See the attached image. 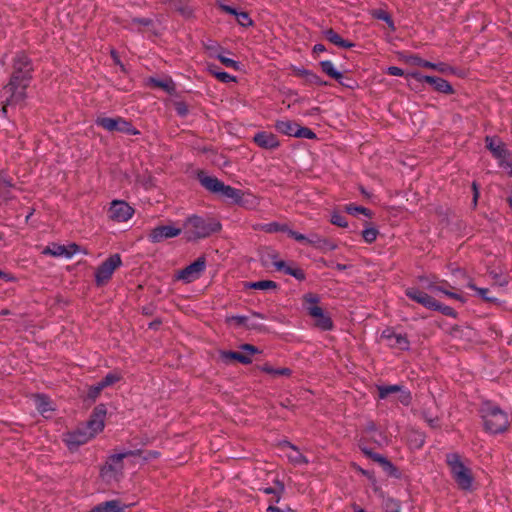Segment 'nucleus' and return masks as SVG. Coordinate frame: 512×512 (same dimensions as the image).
Listing matches in <instances>:
<instances>
[{"label":"nucleus","mask_w":512,"mask_h":512,"mask_svg":"<svg viewBox=\"0 0 512 512\" xmlns=\"http://www.w3.org/2000/svg\"><path fill=\"white\" fill-rule=\"evenodd\" d=\"M405 295L411 301L422 305L428 310L437 311L445 316L455 319L458 317V312L454 308L441 303L428 293L420 290L418 287L406 288Z\"/></svg>","instance_id":"obj_7"},{"label":"nucleus","mask_w":512,"mask_h":512,"mask_svg":"<svg viewBox=\"0 0 512 512\" xmlns=\"http://www.w3.org/2000/svg\"><path fill=\"white\" fill-rule=\"evenodd\" d=\"M267 257L272 260L273 266L277 271L283 272L286 275L292 276L298 281H304L306 274L303 269L299 267H291L284 260H279V253L275 250L270 249L267 252Z\"/></svg>","instance_id":"obj_17"},{"label":"nucleus","mask_w":512,"mask_h":512,"mask_svg":"<svg viewBox=\"0 0 512 512\" xmlns=\"http://www.w3.org/2000/svg\"><path fill=\"white\" fill-rule=\"evenodd\" d=\"M307 85H316V86H328L330 83L328 81L323 80L312 70L309 71L307 78L304 82Z\"/></svg>","instance_id":"obj_53"},{"label":"nucleus","mask_w":512,"mask_h":512,"mask_svg":"<svg viewBox=\"0 0 512 512\" xmlns=\"http://www.w3.org/2000/svg\"><path fill=\"white\" fill-rule=\"evenodd\" d=\"M274 484H275L274 487L260 488L259 491H262L264 494H267V495L272 494L274 496H277V500H280L285 491V485L279 479H275Z\"/></svg>","instance_id":"obj_40"},{"label":"nucleus","mask_w":512,"mask_h":512,"mask_svg":"<svg viewBox=\"0 0 512 512\" xmlns=\"http://www.w3.org/2000/svg\"><path fill=\"white\" fill-rule=\"evenodd\" d=\"M435 71L442 74H456V68L445 62H438Z\"/></svg>","instance_id":"obj_61"},{"label":"nucleus","mask_w":512,"mask_h":512,"mask_svg":"<svg viewBox=\"0 0 512 512\" xmlns=\"http://www.w3.org/2000/svg\"><path fill=\"white\" fill-rule=\"evenodd\" d=\"M253 143L265 150H275L280 147L281 143L278 137L268 131H258L252 138Z\"/></svg>","instance_id":"obj_22"},{"label":"nucleus","mask_w":512,"mask_h":512,"mask_svg":"<svg viewBox=\"0 0 512 512\" xmlns=\"http://www.w3.org/2000/svg\"><path fill=\"white\" fill-rule=\"evenodd\" d=\"M110 57L114 65L118 66L122 72L127 73V69L121 61L118 51L113 47L110 49Z\"/></svg>","instance_id":"obj_60"},{"label":"nucleus","mask_w":512,"mask_h":512,"mask_svg":"<svg viewBox=\"0 0 512 512\" xmlns=\"http://www.w3.org/2000/svg\"><path fill=\"white\" fill-rule=\"evenodd\" d=\"M339 85H341L343 88L355 90L359 88V83L356 79L349 77L344 74L343 79H339L336 81Z\"/></svg>","instance_id":"obj_55"},{"label":"nucleus","mask_w":512,"mask_h":512,"mask_svg":"<svg viewBox=\"0 0 512 512\" xmlns=\"http://www.w3.org/2000/svg\"><path fill=\"white\" fill-rule=\"evenodd\" d=\"M220 359L225 363H233L238 362L243 365H248L252 363V358L244 355L241 351H233V350H220L219 351Z\"/></svg>","instance_id":"obj_25"},{"label":"nucleus","mask_w":512,"mask_h":512,"mask_svg":"<svg viewBox=\"0 0 512 512\" xmlns=\"http://www.w3.org/2000/svg\"><path fill=\"white\" fill-rule=\"evenodd\" d=\"M106 414H107L106 404L100 403L94 407L90 416L98 421L105 422Z\"/></svg>","instance_id":"obj_54"},{"label":"nucleus","mask_w":512,"mask_h":512,"mask_svg":"<svg viewBox=\"0 0 512 512\" xmlns=\"http://www.w3.org/2000/svg\"><path fill=\"white\" fill-rule=\"evenodd\" d=\"M244 287L246 289H253V290H277L279 288V285L277 282L273 280H259L254 282H245Z\"/></svg>","instance_id":"obj_36"},{"label":"nucleus","mask_w":512,"mask_h":512,"mask_svg":"<svg viewBox=\"0 0 512 512\" xmlns=\"http://www.w3.org/2000/svg\"><path fill=\"white\" fill-rule=\"evenodd\" d=\"M184 239L186 242H198L207 239L222 231V223L218 217L211 214L188 215L182 224Z\"/></svg>","instance_id":"obj_3"},{"label":"nucleus","mask_w":512,"mask_h":512,"mask_svg":"<svg viewBox=\"0 0 512 512\" xmlns=\"http://www.w3.org/2000/svg\"><path fill=\"white\" fill-rule=\"evenodd\" d=\"M288 237L294 239L295 241H297L299 243L305 244V245H309V243H310V234L308 236H306V235H304L298 231L292 230V229H290L288 231Z\"/></svg>","instance_id":"obj_57"},{"label":"nucleus","mask_w":512,"mask_h":512,"mask_svg":"<svg viewBox=\"0 0 512 512\" xmlns=\"http://www.w3.org/2000/svg\"><path fill=\"white\" fill-rule=\"evenodd\" d=\"M383 509L385 512H400L401 502L393 497H386L383 499Z\"/></svg>","instance_id":"obj_45"},{"label":"nucleus","mask_w":512,"mask_h":512,"mask_svg":"<svg viewBox=\"0 0 512 512\" xmlns=\"http://www.w3.org/2000/svg\"><path fill=\"white\" fill-rule=\"evenodd\" d=\"M478 412L486 433L497 435L509 430L511 424L507 412L492 400H482Z\"/></svg>","instance_id":"obj_4"},{"label":"nucleus","mask_w":512,"mask_h":512,"mask_svg":"<svg viewBox=\"0 0 512 512\" xmlns=\"http://www.w3.org/2000/svg\"><path fill=\"white\" fill-rule=\"evenodd\" d=\"M162 3L168 4L173 12L178 13L185 20L196 18L191 0H162Z\"/></svg>","instance_id":"obj_21"},{"label":"nucleus","mask_w":512,"mask_h":512,"mask_svg":"<svg viewBox=\"0 0 512 512\" xmlns=\"http://www.w3.org/2000/svg\"><path fill=\"white\" fill-rule=\"evenodd\" d=\"M290 70L295 77L304 78V80H306L310 71L304 67H297L295 65H291Z\"/></svg>","instance_id":"obj_64"},{"label":"nucleus","mask_w":512,"mask_h":512,"mask_svg":"<svg viewBox=\"0 0 512 512\" xmlns=\"http://www.w3.org/2000/svg\"><path fill=\"white\" fill-rule=\"evenodd\" d=\"M309 245L317 250H320L323 253H326L328 251H334L338 248V245L334 241L328 238L321 237L317 233L310 234Z\"/></svg>","instance_id":"obj_26"},{"label":"nucleus","mask_w":512,"mask_h":512,"mask_svg":"<svg viewBox=\"0 0 512 512\" xmlns=\"http://www.w3.org/2000/svg\"><path fill=\"white\" fill-rule=\"evenodd\" d=\"M122 264V258L119 253L111 254L97 267L94 279L95 286L101 288L107 285L112 279L114 272Z\"/></svg>","instance_id":"obj_10"},{"label":"nucleus","mask_w":512,"mask_h":512,"mask_svg":"<svg viewBox=\"0 0 512 512\" xmlns=\"http://www.w3.org/2000/svg\"><path fill=\"white\" fill-rule=\"evenodd\" d=\"M266 229L265 231L268 232V233H277V232H283V233H287L288 234V231L290 230V227L288 224L286 223H279V222H270L268 224H266Z\"/></svg>","instance_id":"obj_51"},{"label":"nucleus","mask_w":512,"mask_h":512,"mask_svg":"<svg viewBox=\"0 0 512 512\" xmlns=\"http://www.w3.org/2000/svg\"><path fill=\"white\" fill-rule=\"evenodd\" d=\"M432 281H430L426 288L431 291V292H441L443 293L445 296L449 297V298H452V299H455V300H458L462 303H466L467 299L459 294V293H456V292H453V291H450L447 289V287H451V285L448 283V281L446 280H441L439 281L440 284H437V279L438 277L436 275H432Z\"/></svg>","instance_id":"obj_23"},{"label":"nucleus","mask_w":512,"mask_h":512,"mask_svg":"<svg viewBox=\"0 0 512 512\" xmlns=\"http://www.w3.org/2000/svg\"><path fill=\"white\" fill-rule=\"evenodd\" d=\"M131 23L141 25L149 29L154 27V21L151 18L134 17L132 18Z\"/></svg>","instance_id":"obj_63"},{"label":"nucleus","mask_w":512,"mask_h":512,"mask_svg":"<svg viewBox=\"0 0 512 512\" xmlns=\"http://www.w3.org/2000/svg\"><path fill=\"white\" fill-rule=\"evenodd\" d=\"M322 34L327 41L339 48L350 49L355 46L354 42L342 38L333 28L323 30Z\"/></svg>","instance_id":"obj_27"},{"label":"nucleus","mask_w":512,"mask_h":512,"mask_svg":"<svg viewBox=\"0 0 512 512\" xmlns=\"http://www.w3.org/2000/svg\"><path fill=\"white\" fill-rule=\"evenodd\" d=\"M183 232V227L170 225H158L151 229L147 238L151 243H160L167 239L178 237Z\"/></svg>","instance_id":"obj_16"},{"label":"nucleus","mask_w":512,"mask_h":512,"mask_svg":"<svg viewBox=\"0 0 512 512\" xmlns=\"http://www.w3.org/2000/svg\"><path fill=\"white\" fill-rule=\"evenodd\" d=\"M261 372L272 375L273 377L284 376L290 377L293 371L288 367L274 368L270 363L266 362L262 365H256Z\"/></svg>","instance_id":"obj_33"},{"label":"nucleus","mask_w":512,"mask_h":512,"mask_svg":"<svg viewBox=\"0 0 512 512\" xmlns=\"http://www.w3.org/2000/svg\"><path fill=\"white\" fill-rule=\"evenodd\" d=\"M145 86L152 89H161L171 96L176 95V84L170 76H166L165 79L149 76L145 80Z\"/></svg>","instance_id":"obj_24"},{"label":"nucleus","mask_w":512,"mask_h":512,"mask_svg":"<svg viewBox=\"0 0 512 512\" xmlns=\"http://www.w3.org/2000/svg\"><path fill=\"white\" fill-rule=\"evenodd\" d=\"M485 148L498 161L499 167L507 170V175L512 177V152L497 135L486 136L484 139Z\"/></svg>","instance_id":"obj_8"},{"label":"nucleus","mask_w":512,"mask_h":512,"mask_svg":"<svg viewBox=\"0 0 512 512\" xmlns=\"http://www.w3.org/2000/svg\"><path fill=\"white\" fill-rule=\"evenodd\" d=\"M207 259L205 254L199 256L196 260L185 266L177 272L176 278L191 283L197 280L206 268Z\"/></svg>","instance_id":"obj_14"},{"label":"nucleus","mask_w":512,"mask_h":512,"mask_svg":"<svg viewBox=\"0 0 512 512\" xmlns=\"http://www.w3.org/2000/svg\"><path fill=\"white\" fill-rule=\"evenodd\" d=\"M247 330H253L263 334L270 333V329L266 325L256 322H248Z\"/></svg>","instance_id":"obj_62"},{"label":"nucleus","mask_w":512,"mask_h":512,"mask_svg":"<svg viewBox=\"0 0 512 512\" xmlns=\"http://www.w3.org/2000/svg\"><path fill=\"white\" fill-rule=\"evenodd\" d=\"M34 66L32 59L25 51L16 53L12 61V73L8 83L3 89L10 95L6 99L2 112H7V105H17L25 102L27 99V88L33 80Z\"/></svg>","instance_id":"obj_1"},{"label":"nucleus","mask_w":512,"mask_h":512,"mask_svg":"<svg viewBox=\"0 0 512 512\" xmlns=\"http://www.w3.org/2000/svg\"><path fill=\"white\" fill-rule=\"evenodd\" d=\"M93 439V433H88L83 427H78L75 430L67 431L62 435V441L66 445L70 453H75L79 450L80 446L88 443Z\"/></svg>","instance_id":"obj_13"},{"label":"nucleus","mask_w":512,"mask_h":512,"mask_svg":"<svg viewBox=\"0 0 512 512\" xmlns=\"http://www.w3.org/2000/svg\"><path fill=\"white\" fill-rule=\"evenodd\" d=\"M103 388H101L100 384L97 383L95 385H91L88 387L87 394L84 397L85 402L94 403L96 399L100 396Z\"/></svg>","instance_id":"obj_48"},{"label":"nucleus","mask_w":512,"mask_h":512,"mask_svg":"<svg viewBox=\"0 0 512 512\" xmlns=\"http://www.w3.org/2000/svg\"><path fill=\"white\" fill-rule=\"evenodd\" d=\"M488 274L493 280L494 285L504 287L507 286L509 283V276L503 274L502 272H497L496 270H489Z\"/></svg>","instance_id":"obj_44"},{"label":"nucleus","mask_w":512,"mask_h":512,"mask_svg":"<svg viewBox=\"0 0 512 512\" xmlns=\"http://www.w3.org/2000/svg\"><path fill=\"white\" fill-rule=\"evenodd\" d=\"M350 467L357 473L367 477L371 484H375V482H377L375 472L373 470H366L355 462H351Z\"/></svg>","instance_id":"obj_50"},{"label":"nucleus","mask_w":512,"mask_h":512,"mask_svg":"<svg viewBox=\"0 0 512 512\" xmlns=\"http://www.w3.org/2000/svg\"><path fill=\"white\" fill-rule=\"evenodd\" d=\"M467 287L476 291L477 296H479L483 302L489 303V304H494L497 306L501 305V301L498 298L490 297L488 295L490 292L488 288H481V287L476 286V284L472 278L469 279V282L467 283Z\"/></svg>","instance_id":"obj_31"},{"label":"nucleus","mask_w":512,"mask_h":512,"mask_svg":"<svg viewBox=\"0 0 512 512\" xmlns=\"http://www.w3.org/2000/svg\"><path fill=\"white\" fill-rule=\"evenodd\" d=\"M320 296L317 293L308 292L302 296V305L307 314L314 319V326L321 331L334 329V322L328 312L319 306Z\"/></svg>","instance_id":"obj_6"},{"label":"nucleus","mask_w":512,"mask_h":512,"mask_svg":"<svg viewBox=\"0 0 512 512\" xmlns=\"http://www.w3.org/2000/svg\"><path fill=\"white\" fill-rule=\"evenodd\" d=\"M380 339L387 341L389 348L401 351H408L410 349V341L407 334H397L393 327H386L382 331Z\"/></svg>","instance_id":"obj_18"},{"label":"nucleus","mask_w":512,"mask_h":512,"mask_svg":"<svg viewBox=\"0 0 512 512\" xmlns=\"http://www.w3.org/2000/svg\"><path fill=\"white\" fill-rule=\"evenodd\" d=\"M398 56H399V59L404 61L405 63L420 67L422 58L418 54L406 55L402 52H399Z\"/></svg>","instance_id":"obj_56"},{"label":"nucleus","mask_w":512,"mask_h":512,"mask_svg":"<svg viewBox=\"0 0 512 512\" xmlns=\"http://www.w3.org/2000/svg\"><path fill=\"white\" fill-rule=\"evenodd\" d=\"M35 400V405L37 411L44 416L45 418H49V416H46L45 414L49 411H54V407L52 406L53 402L51 398L44 393H36L33 395Z\"/></svg>","instance_id":"obj_29"},{"label":"nucleus","mask_w":512,"mask_h":512,"mask_svg":"<svg viewBox=\"0 0 512 512\" xmlns=\"http://www.w3.org/2000/svg\"><path fill=\"white\" fill-rule=\"evenodd\" d=\"M224 322L228 326L234 325L236 328L243 327L245 330H247V324L249 322V318L247 316H242V315H232V316H227L225 318Z\"/></svg>","instance_id":"obj_42"},{"label":"nucleus","mask_w":512,"mask_h":512,"mask_svg":"<svg viewBox=\"0 0 512 512\" xmlns=\"http://www.w3.org/2000/svg\"><path fill=\"white\" fill-rule=\"evenodd\" d=\"M95 124L109 132H120L127 135H140L141 132L133 125L131 120H127L121 116L114 118L106 116H98Z\"/></svg>","instance_id":"obj_9"},{"label":"nucleus","mask_w":512,"mask_h":512,"mask_svg":"<svg viewBox=\"0 0 512 512\" xmlns=\"http://www.w3.org/2000/svg\"><path fill=\"white\" fill-rule=\"evenodd\" d=\"M370 14H371L372 18L384 21L391 31L396 30V26H395L393 17L388 11L383 10V9H373V10H371Z\"/></svg>","instance_id":"obj_37"},{"label":"nucleus","mask_w":512,"mask_h":512,"mask_svg":"<svg viewBox=\"0 0 512 512\" xmlns=\"http://www.w3.org/2000/svg\"><path fill=\"white\" fill-rule=\"evenodd\" d=\"M321 71L329 78L337 81L344 78V73L337 70L330 60H323L319 62Z\"/></svg>","instance_id":"obj_34"},{"label":"nucleus","mask_w":512,"mask_h":512,"mask_svg":"<svg viewBox=\"0 0 512 512\" xmlns=\"http://www.w3.org/2000/svg\"><path fill=\"white\" fill-rule=\"evenodd\" d=\"M406 78H413L419 83H426L430 85L434 91L445 95H453L456 92L452 84L442 77L424 75L420 71H412L407 72Z\"/></svg>","instance_id":"obj_11"},{"label":"nucleus","mask_w":512,"mask_h":512,"mask_svg":"<svg viewBox=\"0 0 512 512\" xmlns=\"http://www.w3.org/2000/svg\"><path fill=\"white\" fill-rule=\"evenodd\" d=\"M108 212L111 220L125 222L133 216L135 209L124 200H113Z\"/></svg>","instance_id":"obj_20"},{"label":"nucleus","mask_w":512,"mask_h":512,"mask_svg":"<svg viewBox=\"0 0 512 512\" xmlns=\"http://www.w3.org/2000/svg\"><path fill=\"white\" fill-rule=\"evenodd\" d=\"M83 428L86 429L88 433H93V438H95L98 433L104 430L105 422L98 421L90 416Z\"/></svg>","instance_id":"obj_41"},{"label":"nucleus","mask_w":512,"mask_h":512,"mask_svg":"<svg viewBox=\"0 0 512 512\" xmlns=\"http://www.w3.org/2000/svg\"><path fill=\"white\" fill-rule=\"evenodd\" d=\"M174 109L179 117H186L189 114V108L185 101H175Z\"/></svg>","instance_id":"obj_59"},{"label":"nucleus","mask_w":512,"mask_h":512,"mask_svg":"<svg viewBox=\"0 0 512 512\" xmlns=\"http://www.w3.org/2000/svg\"><path fill=\"white\" fill-rule=\"evenodd\" d=\"M124 459L116 460V454L110 455L106 462L100 466L99 477L109 482L110 480H119L123 476Z\"/></svg>","instance_id":"obj_15"},{"label":"nucleus","mask_w":512,"mask_h":512,"mask_svg":"<svg viewBox=\"0 0 512 512\" xmlns=\"http://www.w3.org/2000/svg\"><path fill=\"white\" fill-rule=\"evenodd\" d=\"M122 379V373L118 370H114L106 374L98 383L100 384L101 388L105 389L120 382Z\"/></svg>","instance_id":"obj_39"},{"label":"nucleus","mask_w":512,"mask_h":512,"mask_svg":"<svg viewBox=\"0 0 512 512\" xmlns=\"http://www.w3.org/2000/svg\"><path fill=\"white\" fill-rule=\"evenodd\" d=\"M211 56H214L215 58H217L222 65H224L228 68H232L236 71L241 70L242 64L239 61L228 58L221 53L211 54Z\"/></svg>","instance_id":"obj_43"},{"label":"nucleus","mask_w":512,"mask_h":512,"mask_svg":"<svg viewBox=\"0 0 512 512\" xmlns=\"http://www.w3.org/2000/svg\"><path fill=\"white\" fill-rule=\"evenodd\" d=\"M235 19L244 28L252 27L255 24L247 11H237Z\"/></svg>","instance_id":"obj_47"},{"label":"nucleus","mask_w":512,"mask_h":512,"mask_svg":"<svg viewBox=\"0 0 512 512\" xmlns=\"http://www.w3.org/2000/svg\"><path fill=\"white\" fill-rule=\"evenodd\" d=\"M331 224L340 227V228H348L349 223L345 216H343L339 211L334 210L331 214L330 218Z\"/></svg>","instance_id":"obj_52"},{"label":"nucleus","mask_w":512,"mask_h":512,"mask_svg":"<svg viewBox=\"0 0 512 512\" xmlns=\"http://www.w3.org/2000/svg\"><path fill=\"white\" fill-rule=\"evenodd\" d=\"M297 127L298 128H296L294 132L296 138H306L310 140L318 139L316 133L312 129L305 126H301L300 124H298Z\"/></svg>","instance_id":"obj_49"},{"label":"nucleus","mask_w":512,"mask_h":512,"mask_svg":"<svg viewBox=\"0 0 512 512\" xmlns=\"http://www.w3.org/2000/svg\"><path fill=\"white\" fill-rule=\"evenodd\" d=\"M364 456L368 459L378 463L384 472L387 473L389 477L395 478V479H401L402 478V471L397 467L395 464H393L386 456L375 452L374 450H365Z\"/></svg>","instance_id":"obj_19"},{"label":"nucleus","mask_w":512,"mask_h":512,"mask_svg":"<svg viewBox=\"0 0 512 512\" xmlns=\"http://www.w3.org/2000/svg\"><path fill=\"white\" fill-rule=\"evenodd\" d=\"M126 507L121 500L113 499L97 504L89 512H123Z\"/></svg>","instance_id":"obj_28"},{"label":"nucleus","mask_w":512,"mask_h":512,"mask_svg":"<svg viewBox=\"0 0 512 512\" xmlns=\"http://www.w3.org/2000/svg\"><path fill=\"white\" fill-rule=\"evenodd\" d=\"M407 442L410 448L420 450L426 442V434L417 429H411L407 436Z\"/></svg>","instance_id":"obj_32"},{"label":"nucleus","mask_w":512,"mask_h":512,"mask_svg":"<svg viewBox=\"0 0 512 512\" xmlns=\"http://www.w3.org/2000/svg\"><path fill=\"white\" fill-rule=\"evenodd\" d=\"M378 399H388L392 394H397V401L403 406H409L412 403V393L402 384L376 385Z\"/></svg>","instance_id":"obj_12"},{"label":"nucleus","mask_w":512,"mask_h":512,"mask_svg":"<svg viewBox=\"0 0 512 512\" xmlns=\"http://www.w3.org/2000/svg\"><path fill=\"white\" fill-rule=\"evenodd\" d=\"M63 251L64 245L52 242L43 249L42 254L52 257H60L62 256Z\"/></svg>","instance_id":"obj_46"},{"label":"nucleus","mask_w":512,"mask_h":512,"mask_svg":"<svg viewBox=\"0 0 512 512\" xmlns=\"http://www.w3.org/2000/svg\"><path fill=\"white\" fill-rule=\"evenodd\" d=\"M196 179L209 193L220 197L228 205L251 208L255 204V197L246 191L226 185L216 176L208 175L204 170H198Z\"/></svg>","instance_id":"obj_2"},{"label":"nucleus","mask_w":512,"mask_h":512,"mask_svg":"<svg viewBox=\"0 0 512 512\" xmlns=\"http://www.w3.org/2000/svg\"><path fill=\"white\" fill-rule=\"evenodd\" d=\"M364 227L365 228L361 231L363 240L368 244L374 243L379 234V230L369 221L364 222Z\"/></svg>","instance_id":"obj_38"},{"label":"nucleus","mask_w":512,"mask_h":512,"mask_svg":"<svg viewBox=\"0 0 512 512\" xmlns=\"http://www.w3.org/2000/svg\"><path fill=\"white\" fill-rule=\"evenodd\" d=\"M445 463L449 467L450 474L462 491H473V483L475 481L471 468L465 465L462 456L458 452L447 453Z\"/></svg>","instance_id":"obj_5"},{"label":"nucleus","mask_w":512,"mask_h":512,"mask_svg":"<svg viewBox=\"0 0 512 512\" xmlns=\"http://www.w3.org/2000/svg\"><path fill=\"white\" fill-rule=\"evenodd\" d=\"M207 71L210 75L215 77L218 81L222 83H230V82H236L237 78L236 76H233L229 74L228 72L224 71L215 63H208L207 65Z\"/></svg>","instance_id":"obj_30"},{"label":"nucleus","mask_w":512,"mask_h":512,"mask_svg":"<svg viewBox=\"0 0 512 512\" xmlns=\"http://www.w3.org/2000/svg\"><path fill=\"white\" fill-rule=\"evenodd\" d=\"M240 349L244 355L248 356L249 358H252L253 355L262 353V351L257 346L250 343L241 344Z\"/></svg>","instance_id":"obj_58"},{"label":"nucleus","mask_w":512,"mask_h":512,"mask_svg":"<svg viewBox=\"0 0 512 512\" xmlns=\"http://www.w3.org/2000/svg\"><path fill=\"white\" fill-rule=\"evenodd\" d=\"M297 126L298 123L292 120H277L274 125L279 133L290 137H295L294 132L298 128Z\"/></svg>","instance_id":"obj_35"}]
</instances>
